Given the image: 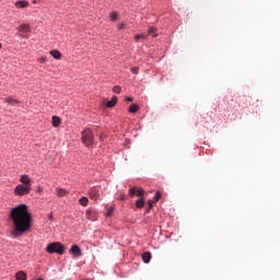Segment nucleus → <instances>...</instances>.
<instances>
[{
	"label": "nucleus",
	"instance_id": "obj_32",
	"mask_svg": "<svg viewBox=\"0 0 280 280\" xmlns=\"http://www.w3.org/2000/svg\"><path fill=\"white\" fill-rule=\"evenodd\" d=\"M126 102H129V103H130V102H133V98L130 97V96H127V97H126Z\"/></svg>",
	"mask_w": 280,
	"mask_h": 280
},
{
	"label": "nucleus",
	"instance_id": "obj_26",
	"mask_svg": "<svg viewBox=\"0 0 280 280\" xmlns=\"http://www.w3.org/2000/svg\"><path fill=\"white\" fill-rule=\"evenodd\" d=\"M131 73L133 74H138L139 73V68L138 67H133L130 69Z\"/></svg>",
	"mask_w": 280,
	"mask_h": 280
},
{
	"label": "nucleus",
	"instance_id": "obj_12",
	"mask_svg": "<svg viewBox=\"0 0 280 280\" xmlns=\"http://www.w3.org/2000/svg\"><path fill=\"white\" fill-rule=\"evenodd\" d=\"M15 279L16 280H27V275L23 270H20L15 273Z\"/></svg>",
	"mask_w": 280,
	"mask_h": 280
},
{
	"label": "nucleus",
	"instance_id": "obj_35",
	"mask_svg": "<svg viewBox=\"0 0 280 280\" xmlns=\"http://www.w3.org/2000/svg\"><path fill=\"white\" fill-rule=\"evenodd\" d=\"M153 37H156V34H154Z\"/></svg>",
	"mask_w": 280,
	"mask_h": 280
},
{
	"label": "nucleus",
	"instance_id": "obj_14",
	"mask_svg": "<svg viewBox=\"0 0 280 280\" xmlns=\"http://www.w3.org/2000/svg\"><path fill=\"white\" fill-rule=\"evenodd\" d=\"M151 259H152V254H150L149 252H145L142 254L143 262L149 264Z\"/></svg>",
	"mask_w": 280,
	"mask_h": 280
},
{
	"label": "nucleus",
	"instance_id": "obj_19",
	"mask_svg": "<svg viewBox=\"0 0 280 280\" xmlns=\"http://www.w3.org/2000/svg\"><path fill=\"white\" fill-rule=\"evenodd\" d=\"M144 207V199H138L137 201H136V208H138V209H142Z\"/></svg>",
	"mask_w": 280,
	"mask_h": 280
},
{
	"label": "nucleus",
	"instance_id": "obj_15",
	"mask_svg": "<svg viewBox=\"0 0 280 280\" xmlns=\"http://www.w3.org/2000/svg\"><path fill=\"white\" fill-rule=\"evenodd\" d=\"M50 56L56 60H60L62 55H61V51L59 50H50Z\"/></svg>",
	"mask_w": 280,
	"mask_h": 280
},
{
	"label": "nucleus",
	"instance_id": "obj_4",
	"mask_svg": "<svg viewBox=\"0 0 280 280\" xmlns=\"http://www.w3.org/2000/svg\"><path fill=\"white\" fill-rule=\"evenodd\" d=\"M32 186H26V185H16L15 189H13V195L15 196H25L30 195Z\"/></svg>",
	"mask_w": 280,
	"mask_h": 280
},
{
	"label": "nucleus",
	"instance_id": "obj_22",
	"mask_svg": "<svg viewBox=\"0 0 280 280\" xmlns=\"http://www.w3.org/2000/svg\"><path fill=\"white\" fill-rule=\"evenodd\" d=\"M138 109H139V107H138L137 104L130 105V107H129V112H130V113H137Z\"/></svg>",
	"mask_w": 280,
	"mask_h": 280
},
{
	"label": "nucleus",
	"instance_id": "obj_36",
	"mask_svg": "<svg viewBox=\"0 0 280 280\" xmlns=\"http://www.w3.org/2000/svg\"><path fill=\"white\" fill-rule=\"evenodd\" d=\"M37 280H44V279H37Z\"/></svg>",
	"mask_w": 280,
	"mask_h": 280
},
{
	"label": "nucleus",
	"instance_id": "obj_3",
	"mask_svg": "<svg viewBox=\"0 0 280 280\" xmlns=\"http://www.w3.org/2000/svg\"><path fill=\"white\" fill-rule=\"evenodd\" d=\"M82 141L83 144L86 147H91L94 144V136L91 129H84V131H82Z\"/></svg>",
	"mask_w": 280,
	"mask_h": 280
},
{
	"label": "nucleus",
	"instance_id": "obj_30",
	"mask_svg": "<svg viewBox=\"0 0 280 280\" xmlns=\"http://www.w3.org/2000/svg\"><path fill=\"white\" fill-rule=\"evenodd\" d=\"M46 60H47V57H42V58L37 59V61L40 63L46 62Z\"/></svg>",
	"mask_w": 280,
	"mask_h": 280
},
{
	"label": "nucleus",
	"instance_id": "obj_1",
	"mask_svg": "<svg viewBox=\"0 0 280 280\" xmlns=\"http://www.w3.org/2000/svg\"><path fill=\"white\" fill-rule=\"evenodd\" d=\"M10 217L13 222L12 238H16L31 230L32 214L27 211L26 205H19L13 208Z\"/></svg>",
	"mask_w": 280,
	"mask_h": 280
},
{
	"label": "nucleus",
	"instance_id": "obj_2",
	"mask_svg": "<svg viewBox=\"0 0 280 280\" xmlns=\"http://www.w3.org/2000/svg\"><path fill=\"white\" fill-rule=\"evenodd\" d=\"M45 250L48 254H54L56 253L57 255L62 256L63 252L66 250V248L62 246V244L60 242H52L50 244L47 245V247L45 248Z\"/></svg>",
	"mask_w": 280,
	"mask_h": 280
},
{
	"label": "nucleus",
	"instance_id": "obj_10",
	"mask_svg": "<svg viewBox=\"0 0 280 280\" xmlns=\"http://www.w3.org/2000/svg\"><path fill=\"white\" fill-rule=\"evenodd\" d=\"M129 195L130 196H138V197H142L144 195V190L143 189H136V188H130L129 190Z\"/></svg>",
	"mask_w": 280,
	"mask_h": 280
},
{
	"label": "nucleus",
	"instance_id": "obj_5",
	"mask_svg": "<svg viewBox=\"0 0 280 280\" xmlns=\"http://www.w3.org/2000/svg\"><path fill=\"white\" fill-rule=\"evenodd\" d=\"M18 31L21 33V36L27 38V34L31 32L30 24H21L20 27H18Z\"/></svg>",
	"mask_w": 280,
	"mask_h": 280
},
{
	"label": "nucleus",
	"instance_id": "obj_20",
	"mask_svg": "<svg viewBox=\"0 0 280 280\" xmlns=\"http://www.w3.org/2000/svg\"><path fill=\"white\" fill-rule=\"evenodd\" d=\"M145 38H148V36L144 35V34H136L135 35V40L136 42H139V39H145Z\"/></svg>",
	"mask_w": 280,
	"mask_h": 280
},
{
	"label": "nucleus",
	"instance_id": "obj_34",
	"mask_svg": "<svg viewBox=\"0 0 280 280\" xmlns=\"http://www.w3.org/2000/svg\"><path fill=\"white\" fill-rule=\"evenodd\" d=\"M0 49H2V44H0Z\"/></svg>",
	"mask_w": 280,
	"mask_h": 280
},
{
	"label": "nucleus",
	"instance_id": "obj_27",
	"mask_svg": "<svg viewBox=\"0 0 280 280\" xmlns=\"http://www.w3.org/2000/svg\"><path fill=\"white\" fill-rule=\"evenodd\" d=\"M155 201L154 200H149L148 203H149V210H147V213H149L150 210H152V205L154 203Z\"/></svg>",
	"mask_w": 280,
	"mask_h": 280
},
{
	"label": "nucleus",
	"instance_id": "obj_31",
	"mask_svg": "<svg viewBox=\"0 0 280 280\" xmlns=\"http://www.w3.org/2000/svg\"><path fill=\"white\" fill-rule=\"evenodd\" d=\"M48 220H50L51 222H54V213H48Z\"/></svg>",
	"mask_w": 280,
	"mask_h": 280
},
{
	"label": "nucleus",
	"instance_id": "obj_25",
	"mask_svg": "<svg viewBox=\"0 0 280 280\" xmlns=\"http://www.w3.org/2000/svg\"><path fill=\"white\" fill-rule=\"evenodd\" d=\"M114 93L120 94V93H121V88L118 86V85H115V86H114Z\"/></svg>",
	"mask_w": 280,
	"mask_h": 280
},
{
	"label": "nucleus",
	"instance_id": "obj_13",
	"mask_svg": "<svg viewBox=\"0 0 280 280\" xmlns=\"http://www.w3.org/2000/svg\"><path fill=\"white\" fill-rule=\"evenodd\" d=\"M51 125L54 128H58L61 125V119L58 116H52Z\"/></svg>",
	"mask_w": 280,
	"mask_h": 280
},
{
	"label": "nucleus",
	"instance_id": "obj_6",
	"mask_svg": "<svg viewBox=\"0 0 280 280\" xmlns=\"http://www.w3.org/2000/svg\"><path fill=\"white\" fill-rule=\"evenodd\" d=\"M20 183H21V186L32 187V179H31L30 175H26V174L21 175Z\"/></svg>",
	"mask_w": 280,
	"mask_h": 280
},
{
	"label": "nucleus",
	"instance_id": "obj_18",
	"mask_svg": "<svg viewBox=\"0 0 280 280\" xmlns=\"http://www.w3.org/2000/svg\"><path fill=\"white\" fill-rule=\"evenodd\" d=\"M79 205L82 207H88L89 206V198L82 197L79 199Z\"/></svg>",
	"mask_w": 280,
	"mask_h": 280
},
{
	"label": "nucleus",
	"instance_id": "obj_29",
	"mask_svg": "<svg viewBox=\"0 0 280 280\" xmlns=\"http://www.w3.org/2000/svg\"><path fill=\"white\" fill-rule=\"evenodd\" d=\"M126 28V23H119L118 24V30L121 31V30H125Z\"/></svg>",
	"mask_w": 280,
	"mask_h": 280
},
{
	"label": "nucleus",
	"instance_id": "obj_33",
	"mask_svg": "<svg viewBox=\"0 0 280 280\" xmlns=\"http://www.w3.org/2000/svg\"><path fill=\"white\" fill-rule=\"evenodd\" d=\"M119 200L125 201V195H121V197H119Z\"/></svg>",
	"mask_w": 280,
	"mask_h": 280
},
{
	"label": "nucleus",
	"instance_id": "obj_28",
	"mask_svg": "<svg viewBox=\"0 0 280 280\" xmlns=\"http://www.w3.org/2000/svg\"><path fill=\"white\" fill-rule=\"evenodd\" d=\"M156 32V28L154 26L149 27V35L154 34Z\"/></svg>",
	"mask_w": 280,
	"mask_h": 280
},
{
	"label": "nucleus",
	"instance_id": "obj_11",
	"mask_svg": "<svg viewBox=\"0 0 280 280\" xmlns=\"http://www.w3.org/2000/svg\"><path fill=\"white\" fill-rule=\"evenodd\" d=\"M4 103L11 105V106H16L20 104L19 100H15L13 96H9L4 100Z\"/></svg>",
	"mask_w": 280,
	"mask_h": 280
},
{
	"label": "nucleus",
	"instance_id": "obj_9",
	"mask_svg": "<svg viewBox=\"0 0 280 280\" xmlns=\"http://www.w3.org/2000/svg\"><path fill=\"white\" fill-rule=\"evenodd\" d=\"M98 197H100L98 190L96 188H91V190H90L91 200L92 201H97Z\"/></svg>",
	"mask_w": 280,
	"mask_h": 280
},
{
	"label": "nucleus",
	"instance_id": "obj_37",
	"mask_svg": "<svg viewBox=\"0 0 280 280\" xmlns=\"http://www.w3.org/2000/svg\"><path fill=\"white\" fill-rule=\"evenodd\" d=\"M84 280H90V279H84Z\"/></svg>",
	"mask_w": 280,
	"mask_h": 280
},
{
	"label": "nucleus",
	"instance_id": "obj_7",
	"mask_svg": "<svg viewBox=\"0 0 280 280\" xmlns=\"http://www.w3.org/2000/svg\"><path fill=\"white\" fill-rule=\"evenodd\" d=\"M70 253L74 255L75 258H79L82 256L81 247H79L78 245H72L70 248Z\"/></svg>",
	"mask_w": 280,
	"mask_h": 280
},
{
	"label": "nucleus",
	"instance_id": "obj_23",
	"mask_svg": "<svg viewBox=\"0 0 280 280\" xmlns=\"http://www.w3.org/2000/svg\"><path fill=\"white\" fill-rule=\"evenodd\" d=\"M114 213V207L107 208L106 217L109 218Z\"/></svg>",
	"mask_w": 280,
	"mask_h": 280
},
{
	"label": "nucleus",
	"instance_id": "obj_17",
	"mask_svg": "<svg viewBox=\"0 0 280 280\" xmlns=\"http://www.w3.org/2000/svg\"><path fill=\"white\" fill-rule=\"evenodd\" d=\"M56 194L58 197L62 198V197L67 196V190L63 188H56Z\"/></svg>",
	"mask_w": 280,
	"mask_h": 280
},
{
	"label": "nucleus",
	"instance_id": "obj_8",
	"mask_svg": "<svg viewBox=\"0 0 280 280\" xmlns=\"http://www.w3.org/2000/svg\"><path fill=\"white\" fill-rule=\"evenodd\" d=\"M15 8L16 9H25V8H30V2L26 0H18L15 2Z\"/></svg>",
	"mask_w": 280,
	"mask_h": 280
},
{
	"label": "nucleus",
	"instance_id": "obj_21",
	"mask_svg": "<svg viewBox=\"0 0 280 280\" xmlns=\"http://www.w3.org/2000/svg\"><path fill=\"white\" fill-rule=\"evenodd\" d=\"M109 18H110V21H112V22H115V21H117V19H118V13H117V12H112V13L109 14Z\"/></svg>",
	"mask_w": 280,
	"mask_h": 280
},
{
	"label": "nucleus",
	"instance_id": "obj_16",
	"mask_svg": "<svg viewBox=\"0 0 280 280\" xmlns=\"http://www.w3.org/2000/svg\"><path fill=\"white\" fill-rule=\"evenodd\" d=\"M117 101H118L117 96L112 97V100L106 103V107L108 108L115 107V104H117Z\"/></svg>",
	"mask_w": 280,
	"mask_h": 280
},
{
	"label": "nucleus",
	"instance_id": "obj_24",
	"mask_svg": "<svg viewBox=\"0 0 280 280\" xmlns=\"http://www.w3.org/2000/svg\"><path fill=\"white\" fill-rule=\"evenodd\" d=\"M161 197H162V195L160 191L155 192L154 198H153L154 202H158L161 199Z\"/></svg>",
	"mask_w": 280,
	"mask_h": 280
}]
</instances>
